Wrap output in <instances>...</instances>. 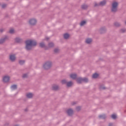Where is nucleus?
Segmentation results:
<instances>
[{
	"label": "nucleus",
	"mask_w": 126,
	"mask_h": 126,
	"mask_svg": "<svg viewBox=\"0 0 126 126\" xmlns=\"http://www.w3.org/2000/svg\"><path fill=\"white\" fill-rule=\"evenodd\" d=\"M25 43L26 44L25 48L26 51H31L32 47H36L37 46V41L32 39L27 40Z\"/></svg>",
	"instance_id": "nucleus-1"
},
{
	"label": "nucleus",
	"mask_w": 126,
	"mask_h": 126,
	"mask_svg": "<svg viewBox=\"0 0 126 126\" xmlns=\"http://www.w3.org/2000/svg\"><path fill=\"white\" fill-rule=\"evenodd\" d=\"M119 6V2L114 1L111 4V11L113 13H116L118 11V7Z\"/></svg>",
	"instance_id": "nucleus-2"
},
{
	"label": "nucleus",
	"mask_w": 126,
	"mask_h": 126,
	"mask_svg": "<svg viewBox=\"0 0 126 126\" xmlns=\"http://www.w3.org/2000/svg\"><path fill=\"white\" fill-rule=\"evenodd\" d=\"M53 64V63L51 61H47L43 65L44 69L45 70H48L52 67V65Z\"/></svg>",
	"instance_id": "nucleus-3"
},
{
	"label": "nucleus",
	"mask_w": 126,
	"mask_h": 126,
	"mask_svg": "<svg viewBox=\"0 0 126 126\" xmlns=\"http://www.w3.org/2000/svg\"><path fill=\"white\" fill-rule=\"evenodd\" d=\"M29 23L32 26H35L36 23H37V20L35 19H31L29 21Z\"/></svg>",
	"instance_id": "nucleus-4"
},
{
	"label": "nucleus",
	"mask_w": 126,
	"mask_h": 126,
	"mask_svg": "<svg viewBox=\"0 0 126 126\" xmlns=\"http://www.w3.org/2000/svg\"><path fill=\"white\" fill-rule=\"evenodd\" d=\"M60 89V86L58 85L53 84L52 86V90L53 91H59Z\"/></svg>",
	"instance_id": "nucleus-5"
},
{
	"label": "nucleus",
	"mask_w": 126,
	"mask_h": 126,
	"mask_svg": "<svg viewBox=\"0 0 126 126\" xmlns=\"http://www.w3.org/2000/svg\"><path fill=\"white\" fill-rule=\"evenodd\" d=\"M10 80V77L9 76L5 75L3 77L2 81L4 83H7Z\"/></svg>",
	"instance_id": "nucleus-6"
},
{
	"label": "nucleus",
	"mask_w": 126,
	"mask_h": 126,
	"mask_svg": "<svg viewBox=\"0 0 126 126\" xmlns=\"http://www.w3.org/2000/svg\"><path fill=\"white\" fill-rule=\"evenodd\" d=\"M66 113L69 117H72L73 115V110L71 108H69L66 111Z\"/></svg>",
	"instance_id": "nucleus-7"
},
{
	"label": "nucleus",
	"mask_w": 126,
	"mask_h": 126,
	"mask_svg": "<svg viewBox=\"0 0 126 126\" xmlns=\"http://www.w3.org/2000/svg\"><path fill=\"white\" fill-rule=\"evenodd\" d=\"M107 32V29L106 27H103L101 28L99 30V32L100 34H105Z\"/></svg>",
	"instance_id": "nucleus-8"
},
{
	"label": "nucleus",
	"mask_w": 126,
	"mask_h": 126,
	"mask_svg": "<svg viewBox=\"0 0 126 126\" xmlns=\"http://www.w3.org/2000/svg\"><path fill=\"white\" fill-rule=\"evenodd\" d=\"M15 42L17 44H21L23 42V39L22 38H20L19 37H16L15 38Z\"/></svg>",
	"instance_id": "nucleus-9"
},
{
	"label": "nucleus",
	"mask_w": 126,
	"mask_h": 126,
	"mask_svg": "<svg viewBox=\"0 0 126 126\" xmlns=\"http://www.w3.org/2000/svg\"><path fill=\"white\" fill-rule=\"evenodd\" d=\"M9 60L11 62H15V60H16V57H15V55L12 54L9 56Z\"/></svg>",
	"instance_id": "nucleus-10"
},
{
	"label": "nucleus",
	"mask_w": 126,
	"mask_h": 126,
	"mask_svg": "<svg viewBox=\"0 0 126 126\" xmlns=\"http://www.w3.org/2000/svg\"><path fill=\"white\" fill-rule=\"evenodd\" d=\"M70 77L73 80H76L77 79V74L72 73L70 75Z\"/></svg>",
	"instance_id": "nucleus-11"
},
{
	"label": "nucleus",
	"mask_w": 126,
	"mask_h": 126,
	"mask_svg": "<svg viewBox=\"0 0 126 126\" xmlns=\"http://www.w3.org/2000/svg\"><path fill=\"white\" fill-rule=\"evenodd\" d=\"M8 38L7 35H5L4 37L0 39V44H3L5 42V40Z\"/></svg>",
	"instance_id": "nucleus-12"
},
{
	"label": "nucleus",
	"mask_w": 126,
	"mask_h": 126,
	"mask_svg": "<svg viewBox=\"0 0 126 126\" xmlns=\"http://www.w3.org/2000/svg\"><path fill=\"white\" fill-rule=\"evenodd\" d=\"M76 82H77V84H82V77H78L76 80Z\"/></svg>",
	"instance_id": "nucleus-13"
},
{
	"label": "nucleus",
	"mask_w": 126,
	"mask_h": 126,
	"mask_svg": "<svg viewBox=\"0 0 126 126\" xmlns=\"http://www.w3.org/2000/svg\"><path fill=\"white\" fill-rule=\"evenodd\" d=\"M88 83L89 82V79L87 77L82 78V83Z\"/></svg>",
	"instance_id": "nucleus-14"
},
{
	"label": "nucleus",
	"mask_w": 126,
	"mask_h": 126,
	"mask_svg": "<svg viewBox=\"0 0 126 126\" xmlns=\"http://www.w3.org/2000/svg\"><path fill=\"white\" fill-rule=\"evenodd\" d=\"M98 118L102 120H106L107 119V116L106 114L100 115L98 116Z\"/></svg>",
	"instance_id": "nucleus-15"
},
{
	"label": "nucleus",
	"mask_w": 126,
	"mask_h": 126,
	"mask_svg": "<svg viewBox=\"0 0 126 126\" xmlns=\"http://www.w3.org/2000/svg\"><path fill=\"white\" fill-rule=\"evenodd\" d=\"M106 3H107V1H106V0H103L100 2L99 5L100 6H104V5H106Z\"/></svg>",
	"instance_id": "nucleus-16"
},
{
	"label": "nucleus",
	"mask_w": 126,
	"mask_h": 126,
	"mask_svg": "<svg viewBox=\"0 0 126 126\" xmlns=\"http://www.w3.org/2000/svg\"><path fill=\"white\" fill-rule=\"evenodd\" d=\"M73 84V83H72V81H70L69 82H67L66 86L67 87H71Z\"/></svg>",
	"instance_id": "nucleus-17"
},
{
	"label": "nucleus",
	"mask_w": 126,
	"mask_h": 126,
	"mask_svg": "<svg viewBox=\"0 0 126 126\" xmlns=\"http://www.w3.org/2000/svg\"><path fill=\"white\" fill-rule=\"evenodd\" d=\"M92 77L93 78L96 79V78H98V77H99V74L97 73H94L93 74Z\"/></svg>",
	"instance_id": "nucleus-18"
},
{
	"label": "nucleus",
	"mask_w": 126,
	"mask_h": 126,
	"mask_svg": "<svg viewBox=\"0 0 126 126\" xmlns=\"http://www.w3.org/2000/svg\"><path fill=\"white\" fill-rule=\"evenodd\" d=\"M69 34L68 33H65L63 34V38L64 39H65V40H67V39H68L69 37Z\"/></svg>",
	"instance_id": "nucleus-19"
},
{
	"label": "nucleus",
	"mask_w": 126,
	"mask_h": 126,
	"mask_svg": "<svg viewBox=\"0 0 126 126\" xmlns=\"http://www.w3.org/2000/svg\"><path fill=\"white\" fill-rule=\"evenodd\" d=\"M48 47L49 48H54V47H55V43H54V42H49L48 43Z\"/></svg>",
	"instance_id": "nucleus-20"
},
{
	"label": "nucleus",
	"mask_w": 126,
	"mask_h": 126,
	"mask_svg": "<svg viewBox=\"0 0 126 126\" xmlns=\"http://www.w3.org/2000/svg\"><path fill=\"white\" fill-rule=\"evenodd\" d=\"M26 96L27 98H29V99H31V98H32V97H33V94L31 93H29V94H27Z\"/></svg>",
	"instance_id": "nucleus-21"
},
{
	"label": "nucleus",
	"mask_w": 126,
	"mask_h": 126,
	"mask_svg": "<svg viewBox=\"0 0 126 126\" xmlns=\"http://www.w3.org/2000/svg\"><path fill=\"white\" fill-rule=\"evenodd\" d=\"M87 22L85 20H83L81 22V23H80V26L82 27V26H84V25H85V24H86Z\"/></svg>",
	"instance_id": "nucleus-22"
},
{
	"label": "nucleus",
	"mask_w": 126,
	"mask_h": 126,
	"mask_svg": "<svg viewBox=\"0 0 126 126\" xmlns=\"http://www.w3.org/2000/svg\"><path fill=\"white\" fill-rule=\"evenodd\" d=\"M11 89L16 90L17 89V85L14 84L11 86Z\"/></svg>",
	"instance_id": "nucleus-23"
},
{
	"label": "nucleus",
	"mask_w": 126,
	"mask_h": 126,
	"mask_svg": "<svg viewBox=\"0 0 126 126\" xmlns=\"http://www.w3.org/2000/svg\"><path fill=\"white\" fill-rule=\"evenodd\" d=\"M92 42V39L88 38L86 40V43L87 44H91V42Z\"/></svg>",
	"instance_id": "nucleus-24"
},
{
	"label": "nucleus",
	"mask_w": 126,
	"mask_h": 126,
	"mask_svg": "<svg viewBox=\"0 0 126 126\" xmlns=\"http://www.w3.org/2000/svg\"><path fill=\"white\" fill-rule=\"evenodd\" d=\"M19 63L20 65H23L25 63V60H20L19 61Z\"/></svg>",
	"instance_id": "nucleus-25"
},
{
	"label": "nucleus",
	"mask_w": 126,
	"mask_h": 126,
	"mask_svg": "<svg viewBox=\"0 0 126 126\" xmlns=\"http://www.w3.org/2000/svg\"><path fill=\"white\" fill-rule=\"evenodd\" d=\"M45 46H46V45L45 44V43H44V42H40L39 43V47L40 48H44Z\"/></svg>",
	"instance_id": "nucleus-26"
},
{
	"label": "nucleus",
	"mask_w": 126,
	"mask_h": 126,
	"mask_svg": "<svg viewBox=\"0 0 126 126\" xmlns=\"http://www.w3.org/2000/svg\"><path fill=\"white\" fill-rule=\"evenodd\" d=\"M114 26H115V27H120L121 26V24H120V23L119 22H115L114 23Z\"/></svg>",
	"instance_id": "nucleus-27"
},
{
	"label": "nucleus",
	"mask_w": 126,
	"mask_h": 126,
	"mask_svg": "<svg viewBox=\"0 0 126 126\" xmlns=\"http://www.w3.org/2000/svg\"><path fill=\"white\" fill-rule=\"evenodd\" d=\"M62 84H67V81H66V80L63 79L61 81Z\"/></svg>",
	"instance_id": "nucleus-28"
},
{
	"label": "nucleus",
	"mask_w": 126,
	"mask_h": 126,
	"mask_svg": "<svg viewBox=\"0 0 126 126\" xmlns=\"http://www.w3.org/2000/svg\"><path fill=\"white\" fill-rule=\"evenodd\" d=\"M81 7L82 9H87V8L88 7V6H87V5L84 4L82 5Z\"/></svg>",
	"instance_id": "nucleus-29"
},
{
	"label": "nucleus",
	"mask_w": 126,
	"mask_h": 126,
	"mask_svg": "<svg viewBox=\"0 0 126 126\" xmlns=\"http://www.w3.org/2000/svg\"><path fill=\"white\" fill-rule=\"evenodd\" d=\"M111 118H112V119H113V120H116V119H117V115L112 114L111 115Z\"/></svg>",
	"instance_id": "nucleus-30"
},
{
	"label": "nucleus",
	"mask_w": 126,
	"mask_h": 126,
	"mask_svg": "<svg viewBox=\"0 0 126 126\" xmlns=\"http://www.w3.org/2000/svg\"><path fill=\"white\" fill-rule=\"evenodd\" d=\"M76 111H77V112H79V111H80V110H81V106H77L76 108Z\"/></svg>",
	"instance_id": "nucleus-31"
},
{
	"label": "nucleus",
	"mask_w": 126,
	"mask_h": 126,
	"mask_svg": "<svg viewBox=\"0 0 126 126\" xmlns=\"http://www.w3.org/2000/svg\"><path fill=\"white\" fill-rule=\"evenodd\" d=\"M99 89L101 90H105V89H106V87L103 86H100V87H99Z\"/></svg>",
	"instance_id": "nucleus-32"
},
{
	"label": "nucleus",
	"mask_w": 126,
	"mask_h": 126,
	"mask_svg": "<svg viewBox=\"0 0 126 126\" xmlns=\"http://www.w3.org/2000/svg\"><path fill=\"white\" fill-rule=\"evenodd\" d=\"M9 33L10 34H13V33H14V30H13V29L10 30Z\"/></svg>",
	"instance_id": "nucleus-33"
},
{
	"label": "nucleus",
	"mask_w": 126,
	"mask_h": 126,
	"mask_svg": "<svg viewBox=\"0 0 126 126\" xmlns=\"http://www.w3.org/2000/svg\"><path fill=\"white\" fill-rule=\"evenodd\" d=\"M54 53H55L56 54H57V53H59V49L58 48H55L54 50Z\"/></svg>",
	"instance_id": "nucleus-34"
},
{
	"label": "nucleus",
	"mask_w": 126,
	"mask_h": 126,
	"mask_svg": "<svg viewBox=\"0 0 126 126\" xmlns=\"http://www.w3.org/2000/svg\"><path fill=\"white\" fill-rule=\"evenodd\" d=\"M120 32L121 33H125V32H126V30L124 29H122L121 30H120Z\"/></svg>",
	"instance_id": "nucleus-35"
},
{
	"label": "nucleus",
	"mask_w": 126,
	"mask_h": 126,
	"mask_svg": "<svg viewBox=\"0 0 126 126\" xmlns=\"http://www.w3.org/2000/svg\"><path fill=\"white\" fill-rule=\"evenodd\" d=\"M94 7H96L97 6H100V3H95L94 4Z\"/></svg>",
	"instance_id": "nucleus-36"
},
{
	"label": "nucleus",
	"mask_w": 126,
	"mask_h": 126,
	"mask_svg": "<svg viewBox=\"0 0 126 126\" xmlns=\"http://www.w3.org/2000/svg\"><path fill=\"white\" fill-rule=\"evenodd\" d=\"M27 74H24L23 75V78H27Z\"/></svg>",
	"instance_id": "nucleus-37"
},
{
	"label": "nucleus",
	"mask_w": 126,
	"mask_h": 126,
	"mask_svg": "<svg viewBox=\"0 0 126 126\" xmlns=\"http://www.w3.org/2000/svg\"><path fill=\"white\" fill-rule=\"evenodd\" d=\"M6 7V4H2V8H5Z\"/></svg>",
	"instance_id": "nucleus-38"
},
{
	"label": "nucleus",
	"mask_w": 126,
	"mask_h": 126,
	"mask_svg": "<svg viewBox=\"0 0 126 126\" xmlns=\"http://www.w3.org/2000/svg\"><path fill=\"white\" fill-rule=\"evenodd\" d=\"M44 48L45 50H49V48H50V47H49V46H47L45 45Z\"/></svg>",
	"instance_id": "nucleus-39"
},
{
	"label": "nucleus",
	"mask_w": 126,
	"mask_h": 126,
	"mask_svg": "<svg viewBox=\"0 0 126 126\" xmlns=\"http://www.w3.org/2000/svg\"><path fill=\"white\" fill-rule=\"evenodd\" d=\"M46 40V41H49V40H50V38L48 37H46L45 38V39H44V40Z\"/></svg>",
	"instance_id": "nucleus-40"
},
{
	"label": "nucleus",
	"mask_w": 126,
	"mask_h": 126,
	"mask_svg": "<svg viewBox=\"0 0 126 126\" xmlns=\"http://www.w3.org/2000/svg\"><path fill=\"white\" fill-rule=\"evenodd\" d=\"M108 126H113V123H109Z\"/></svg>",
	"instance_id": "nucleus-41"
},
{
	"label": "nucleus",
	"mask_w": 126,
	"mask_h": 126,
	"mask_svg": "<svg viewBox=\"0 0 126 126\" xmlns=\"http://www.w3.org/2000/svg\"><path fill=\"white\" fill-rule=\"evenodd\" d=\"M0 32L1 33H2V32H3V29H0Z\"/></svg>",
	"instance_id": "nucleus-42"
},
{
	"label": "nucleus",
	"mask_w": 126,
	"mask_h": 126,
	"mask_svg": "<svg viewBox=\"0 0 126 126\" xmlns=\"http://www.w3.org/2000/svg\"><path fill=\"white\" fill-rule=\"evenodd\" d=\"M75 104H76V102H73V103H72V105L73 106L74 105H75Z\"/></svg>",
	"instance_id": "nucleus-43"
},
{
	"label": "nucleus",
	"mask_w": 126,
	"mask_h": 126,
	"mask_svg": "<svg viewBox=\"0 0 126 126\" xmlns=\"http://www.w3.org/2000/svg\"><path fill=\"white\" fill-rule=\"evenodd\" d=\"M28 111V109L27 108H26L25 109V112H27Z\"/></svg>",
	"instance_id": "nucleus-44"
},
{
	"label": "nucleus",
	"mask_w": 126,
	"mask_h": 126,
	"mask_svg": "<svg viewBox=\"0 0 126 126\" xmlns=\"http://www.w3.org/2000/svg\"><path fill=\"white\" fill-rule=\"evenodd\" d=\"M99 61H103V59L101 58H99Z\"/></svg>",
	"instance_id": "nucleus-45"
},
{
	"label": "nucleus",
	"mask_w": 126,
	"mask_h": 126,
	"mask_svg": "<svg viewBox=\"0 0 126 126\" xmlns=\"http://www.w3.org/2000/svg\"><path fill=\"white\" fill-rule=\"evenodd\" d=\"M5 17H8V15H6L5 16Z\"/></svg>",
	"instance_id": "nucleus-46"
}]
</instances>
